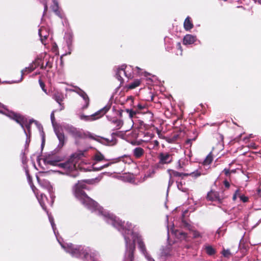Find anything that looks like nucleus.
Returning <instances> with one entry per match:
<instances>
[{
	"instance_id": "obj_59",
	"label": "nucleus",
	"mask_w": 261,
	"mask_h": 261,
	"mask_svg": "<svg viewBox=\"0 0 261 261\" xmlns=\"http://www.w3.org/2000/svg\"><path fill=\"white\" fill-rule=\"evenodd\" d=\"M1 112H1V111H0V113H1Z\"/></svg>"
},
{
	"instance_id": "obj_14",
	"label": "nucleus",
	"mask_w": 261,
	"mask_h": 261,
	"mask_svg": "<svg viewBox=\"0 0 261 261\" xmlns=\"http://www.w3.org/2000/svg\"><path fill=\"white\" fill-rule=\"evenodd\" d=\"M54 98L55 100L60 105V106L61 107L60 108V110H62L64 109V107L62 106L61 102L63 100L64 97V95L62 93L59 92V91H56L55 93L54 94Z\"/></svg>"
},
{
	"instance_id": "obj_55",
	"label": "nucleus",
	"mask_w": 261,
	"mask_h": 261,
	"mask_svg": "<svg viewBox=\"0 0 261 261\" xmlns=\"http://www.w3.org/2000/svg\"><path fill=\"white\" fill-rule=\"evenodd\" d=\"M177 45L179 46V48H180L181 46L180 43H178Z\"/></svg>"
},
{
	"instance_id": "obj_17",
	"label": "nucleus",
	"mask_w": 261,
	"mask_h": 261,
	"mask_svg": "<svg viewBox=\"0 0 261 261\" xmlns=\"http://www.w3.org/2000/svg\"><path fill=\"white\" fill-rule=\"evenodd\" d=\"M196 39V36L188 34L184 37L183 42L185 44H191L195 42Z\"/></svg>"
},
{
	"instance_id": "obj_3",
	"label": "nucleus",
	"mask_w": 261,
	"mask_h": 261,
	"mask_svg": "<svg viewBox=\"0 0 261 261\" xmlns=\"http://www.w3.org/2000/svg\"><path fill=\"white\" fill-rule=\"evenodd\" d=\"M59 243L60 244L62 248L65 251L70 253L72 256L76 257H84L88 259L90 257L92 261H96L94 256L96 255L95 253L92 252V250L89 247L84 248L82 246H77L71 243L63 244L60 242L58 239Z\"/></svg>"
},
{
	"instance_id": "obj_48",
	"label": "nucleus",
	"mask_w": 261,
	"mask_h": 261,
	"mask_svg": "<svg viewBox=\"0 0 261 261\" xmlns=\"http://www.w3.org/2000/svg\"><path fill=\"white\" fill-rule=\"evenodd\" d=\"M155 170H154V169H152V170H151V171L150 172V173H149V176H151V174H154V173H155Z\"/></svg>"
},
{
	"instance_id": "obj_29",
	"label": "nucleus",
	"mask_w": 261,
	"mask_h": 261,
	"mask_svg": "<svg viewBox=\"0 0 261 261\" xmlns=\"http://www.w3.org/2000/svg\"><path fill=\"white\" fill-rule=\"evenodd\" d=\"M189 229L191 231L194 238H198L202 237V236L199 232H198L196 230H193L190 227H189Z\"/></svg>"
},
{
	"instance_id": "obj_57",
	"label": "nucleus",
	"mask_w": 261,
	"mask_h": 261,
	"mask_svg": "<svg viewBox=\"0 0 261 261\" xmlns=\"http://www.w3.org/2000/svg\"><path fill=\"white\" fill-rule=\"evenodd\" d=\"M167 221H168V216H167Z\"/></svg>"
},
{
	"instance_id": "obj_23",
	"label": "nucleus",
	"mask_w": 261,
	"mask_h": 261,
	"mask_svg": "<svg viewBox=\"0 0 261 261\" xmlns=\"http://www.w3.org/2000/svg\"><path fill=\"white\" fill-rule=\"evenodd\" d=\"M240 192L239 190H237L235 194L233 195V199L237 198V196H239L240 200L244 202H246L248 201V198L244 195H240Z\"/></svg>"
},
{
	"instance_id": "obj_24",
	"label": "nucleus",
	"mask_w": 261,
	"mask_h": 261,
	"mask_svg": "<svg viewBox=\"0 0 261 261\" xmlns=\"http://www.w3.org/2000/svg\"><path fill=\"white\" fill-rule=\"evenodd\" d=\"M65 39H66L67 45L68 49L71 50V46L72 44V37L70 34H67L65 36Z\"/></svg>"
},
{
	"instance_id": "obj_41",
	"label": "nucleus",
	"mask_w": 261,
	"mask_h": 261,
	"mask_svg": "<svg viewBox=\"0 0 261 261\" xmlns=\"http://www.w3.org/2000/svg\"><path fill=\"white\" fill-rule=\"evenodd\" d=\"M39 84H40V87H41V88L42 89V90L45 92H46V90L44 89V86H45V85L43 83V82L41 81V80H39Z\"/></svg>"
},
{
	"instance_id": "obj_18",
	"label": "nucleus",
	"mask_w": 261,
	"mask_h": 261,
	"mask_svg": "<svg viewBox=\"0 0 261 261\" xmlns=\"http://www.w3.org/2000/svg\"><path fill=\"white\" fill-rule=\"evenodd\" d=\"M36 197H37L38 201H39L41 206H42V207L44 210H46V206H45L46 201H48L46 196L44 194H41L40 197H39V195L37 194L36 195Z\"/></svg>"
},
{
	"instance_id": "obj_44",
	"label": "nucleus",
	"mask_w": 261,
	"mask_h": 261,
	"mask_svg": "<svg viewBox=\"0 0 261 261\" xmlns=\"http://www.w3.org/2000/svg\"><path fill=\"white\" fill-rule=\"evenodd\" d=\"M137 108L139 110H141L144 108V106L143 105H142L141 104H138L137 106Z\"/></svg>"
},
{
	"instance_id": "obj_30",
	"label": "nucleus",
	"mask_w": 261,
	"mask_h": 261,
	"mask_svg": "<svg viewBox=\"0 0 261 261\" xmlns=\"http://www.w3.org/2000/svg\"><path fill=\"white\" fill-rule=\"evenodd\" d=\"M159 145V143L157 140H154L150 142L149 145L150 146V148L154 149L158 147Z\"/></svg>"
},
{
	"instance_id": "obj_47",
	"label": "nucleus",
	"mask_w": 261,
	"mask_h": 261,
	"mask_svg": "<svg viewBox=\"0 0 261 261\" xmlns=\"http://www.w3.org/2000/svg\"><path fill=\"white\" fill-rule=\"evenodd\" d=\"M25 173H26V174H27V177H28V180H29V181H30V180H31V177H30V175H29V172H28V171L27 170H25Z\"/></svg>"
},
{
	"instance_id": "obj_38",
	"label": "nucleus",
	"mask_w": 261,
	"mask_h": 261,
	"mask_svg": "<svg viewBox=\"0 0 261 261\" xmlns=\"http://www.w3.org/2000/svg\"><path fill=\"white\" fill-rule=\"evenodd\" d=\"M58 4L57 2H54V6L53 7V10L54 11L56 12V13L59 16V14L58 12Z\"/></svg>"
},
{
	"instance_id": "obj_35",
	"label": "nucleus",
	"mask_w": 261,
	"mask_h": 261,
	"mask_svg": "<svg viewBox=\"0 0 261 261\" xmlns=\"http://www.w3.org/2000/svg\"><path fill=\"white\" fill-rule=\"evenodd\" d=\"M55 111H53L50 114V119L51 123L54 127H55V117L54 115Z\"/></svg>"
},
{
	"instance_id": "obj_42",
	"label": "nucleus",
	"mask_w": 261,
	"mask_h": 261,
	"mask_svg": "<svg viewBox=\"0 0 261 261\" xmlns=\"http://www.w3.org/2000/svg\"><path fill=\"white\" fill-rule=\"evenodd\" d=\"M167 250H164L162 252V255L163 256H169V255H171V254L168 252H166Z\"/></svg>"
},
{
	"instance_id": "obj_2",
	"label": "nucleus",
	"mask_w": 261,
	"mask_h": 261,
	"mask_svg": "<svg viewBox=\"0 0 261 261\" xmlns=\"http://www.w3.org/2000/svg\"><path fill=\"white\" fill-rule=\"evenodd\" d=\"M80 158L79 155L73 154L68 161L59 163L61 160L60 157L48 154L43 159V161L45 164L58 167L62 169L60 172L75 177L78 175L76 162Z\"/></svg>"
},
{
	"instance_id": "obj_8",
	"label": "nucleus",
	"mask_w": 261,
	"mask_h": 261,
	"mask_svg": "<svg viewBox=\"0 0 261 261\" xmlns=\"http://www.w3.org/2000/svg\"><path fill=\"white\" fill-rule=\"evenodd\" d=\"M168 172L169 173V176L171 177H177V176H191L192 177H197L201 175V173L199 172L198 170H196L194 172H192L191 173H180L177 171L169 170Z\"/></svg>"
},
{
	"instance_id": "obj_26",
	"label": "nucleus",
	"mask_w": 261,
	"mask_h": 261,
	"mask_svg": "<svg viewBox=\"0 0 261 261\" xmlns=\"http://www.w3.org/2000/svg\"><path fill=\"white\" fill-rule=\"evenodd\" d=\"M213 161V156L211 153H210L205 158V159L203 161V165L207 166L208 165Z\"/></svg>"
},
{
	"instance_id": "obj_20",
	"label": "nucleus",
	"mask_w": 261,
	"mask_h": 261,
	"mask_svg": "<svg viewBox=\"0 0 261 261\" xmlns=\"http://www.w3.org/2000/svg\"><path fill=\"white\" fill-rule=\"evenodd\" d=\"M184 28L186 30L189 31L191 29H192L193 28V24L192 23V22L190 20V17L188 16L184 23Z\"/></svg>"
},
{
	"instance_id": "obj_12",
	"label": "nucleus",
	"mask_w": 261,
	"mask_h": 261,
	"mask_svg": "<svg viewBox=\"0 0 261 261\" xmlns=\"http://www.w3.org/2000/svg\"><path fill=\"white\" fill-rule=\"evenodd\" d=\"M70 91L76 92L83 98L86 103L85 106H84V108H87L89 105V97L87 94L79 88H76L75 89L70 90Z\"/></svg>"
},
{
	"instance_id": "obj_50",
	"label": "nucleus",
	"mask_w": 261,
	"mask_h": 261,
	"mask_svg": "<svg viewBox=\"0 0 261 261\" xmlns=\"http://www.w3.org/2000/svg\"><path fill=\"white\" fill-rule=\"evenodd\" d=\"M48 63V62H47L46 65L45 66H44L43 64H42L41 65V68L42 69H44L45 68V67L47 65Z\"/></svg>"
},
{
	"instance_id": "obj_33",
	"label": "nucleus",
	"mask_w": 261,
	"mask_h": 261,
	"mask_svg": "<svg viewBox=\"0 0 261 261\" xmlns=\"http://www.w3.org/2000/svg\"><path fill=\"white\" fill-rule=\"evenodd\" d=\"M140 84V82L139 81H135L134 82L131 83L129 85V88L130 89H134V88L138 87V86H139Z\"/></svg>"
},
{
	"instance_id": "obj_11",
	"label": "nucleus",
	"mask_w": 261,
	"mask_h": 261,
	"mask_svg": "<svg viewBox=\"0 0 261 261\" xmlns=\"http://www.w3.org/2000/svg\"><path fill=\"white\" fill-rule=\"evenodd\" d=\"M159 164H168L172 161V155L167 152H161L159 155Z\"/></svg>"
},
{
	"instance_id": "obj_13",
	"label": "nucleus",
	"mask_w": 261,
	"mask_h": 261,
	"mask_svg": "<svg viewBox=\"0 0 261 261\" xmlns=\"http://www.w3.org/2000/svg\"><path fill=\"white\" fill-rule=\"evenodd\" d=\"M207 199L210 201H217L219 202H222L223 198L221 197L217 192L211 191L208 193Z\"/></svg>"
},
{
	"instance_id": "obj_52",
	"label": "nucleus",
	"mask_w": 261,
	"mask_h": 261,
	"mask_svg": "<svg viewBox=\"0 0 261 261\" xmlns=\"http://www.w3.org/2000/svg\"><path fill=\"white\" fill-rule=\"evenodd\" d=\"M255 3H258V4H261V0H253Z\"/></svg>"
},
{
	"instance_id": "obj_21",
	"label": "nucleus",
	"mask_w": 261,
	"mask_h": 261,
	"mask_svg": "<svg viewBox=\"0 0 261 261\" xmlns=\"http://www.w3.org/2000/svg\"><path fill=\"white\" fill-rule=\"evenodd\" d=\"M55 132L59 139V144L63 146L64 144L65 139L64 135L63 134V133H62L59 130H57L56 129H55Z\"/></svg>"
},
{
	"instance_id": "obj_58",
	"label": "nucleus",
	"mask_w": 261,
	"mask_h": 261,
	"mask_svg": "<svg viewBox=\"0 0 261 261\" xmlns=\"http://www.w3.org/2000/svg\"><path fill=\"white\" fill-rule=\"evenodd\" d=\"M1 106H2V104L0 103V107H1Z\"/></svg>"
},
{
	"instance_id": "obj_16",
	"label": "nucleus",
	"mask_w": 261,
	"mask_h": 261,
	"mask_svg": "<svg viewBox=\"0 0 261 261\" xmlns=\"http://www.w3.org/2000/svg\"><path fill=\"white\" fill-rule=\"evenodd\" d=\"M107 117L110 121L116 125L115 128L116 129H119L122 126L123 122L122 120L116 118H111L109 116Z\"/></svg>"
},
{
	"instance_id": "obj_40",
	"label": "nucleus",
	"mask_w": 261,
	"mask_h": 261,
	"mask_svg": "<svg viewBox=\"0 0 261 261\" xmlns=\"http://www.w3.org/2000/svg\"><path fill=\"white\" fill-rule=\"evenodd\" d=\"M41 135L42 136V146H43L44 144V143H45V136H44V133H43V132H42L41 133Z\"/></svg>"
},
{
	"instance_id": "obj_46",
	"label": "nucleus",
	"mask_w": 261,
	"mask_h": 261,
	"mask_svg": "<svg viewBox=\"0 0 261 261\" xmlns=\"http://www.w3.org/2000/svg\"><path fill=\"white\" fill-rule=\"evenodd\" d=\"M47 185V189H48V190L49 192H50L51 191V186L49 185V183L48 182H45Z\"/></svg>"
},
{
	"instance_id": "obj_37",
	"label": "nucleus",
	"mask_w": 261,
	"mask_h": 261,
	"mask_svg": "<svg viewBox=\"0 0 261 261\" xmlns=\"http://www.w3.org/2000/svg\"><path fill=\"white\" fill-rule=\"evenodd\" d=\"M173 183H174V180L172 179V177L170 176L169 182H168L167 193L168 192L169 188L173 185Z\"/></svg>"
},
{
	"instance_id": "obj_31",
	"label": "nucleus",
	"mask_w": 261,
	"mask_h": 261,
	"mask_svg": "<svg viewBox=\"0 0 261 261\" xmlns=\"http://www.w3.org/2000/svg\"><path fill=\"white\" fill-rule=\"evenodd\" d=\"M205 249L207 253L209 255H213L215 253V250L211 246H207Z\"/></svg>"
},
{
	"instance_id": "obj_7",
	"label": "nucleus",
	"mask_w": 261,
	"mask_h": 261,
	"mask_svg": "<svg viewBox=\"0 0 261 261\" xmlns=\"http://www.w3.org/2000/svg\"><path fill=\"white\" fill-rule=\"evenodd\" d=\"M69 133L73 136V137L75 138H82L83 136H85L86 137L96 140V136H94L92 134L89 132H87L83 134L81 131L77 130L76 128L74 127H70L69 128Z\"/></svg>"
},
{
	"instance_id": "obj_43",
	"label": "nucleus",
	"mask_w": 261,
	"mask_h": 261,
	"mask_svg": "<svg viewBox=\"0 0 261 261\" xmlns=\"http://www.w3.org/2000/svg\"><path fill=\"white\" fill-rule=\"evenodd\" d=\"M25 135L27 136L26 145H28L30 142V136H29V135L28 133H26Z\"/></svg>"
},
{
	"instance_id": "obj_1",
	"label": "nucleus",
	"mask_w": 261,
	"mask_h": 261,
	"mask_svg": "<svg viewBox=\"0 0 261 261\" xmlns=\"http://www.w3.org/2000/svg\"><path fill=\"white\" fill-rule=\"evenodd\" d=\"M101 178L102 176L100 175L94 179L79 181L73 188V193L75 197L86 207L92 212H94L97 215L101 216L108 223L112 225L122 233L126 245L125 261L133 260L136 242H137L140 251L143 253L146 259L148 261H154L147 253L145 245L142 242L140 236L133 230L131 223L127 222L124 225V222H122L119 218L98 205L96 202L88 197L83 191V189L87 188L86 183L93 184L98 182Z\"/></svg>"
},
{
	"instance_id": "obj_51",
	"label": "nucleus",
	"mask_w": 261,
	"mask_h": 261,
	"mask_svg": "<svg viewBox=\"0 0 261 261\" xmlns=\"http://www.w3.org/2000/svg\"><path fill=\"white\" fill-rule=\"evenodd\" d=\"M47 10V6L46 4H44V12H46Z\"/></svg>"
},
{
	"instance_id": "obj_19",
	"label": "nucleus",
	"mask_w": 261,
	"mask_h": 261,
	"mask_svg": "<svg viewBox=\"0 0 261 261\" xmlns=\"http://www.w3.org/2000/svg\"><path fill=\"white\" fill-rule=\"evenodd\" d=\"M144 149L140 147H136L133 150L134 155L136 158H140L141 156H142L144 154Z\"/></svg>"
},
{
	"instance_id": "obj_22",
	"label": "nucleus",
	"mask_w": 261,
	"mask_h": 261,
	"mask_svg": "<svg viewBox=\"0 0 261 261\" xmlns=\"http://www.w3.org/2000/svg\"><path fill=\"white\" fill-rule=\"evenodd\" d=\"M177 187L178 189L182 192L187 193L188 192V188L186 186L185 183H182V182L176 181Z\"/></svg>"
},
{
	"instance_id": "obj_5",
	"label": "nucleus",
	"mask_w": 261,
	"mask_h": 261,
	"mask_svg": "<svg viewBox=\"0 0 261 261\" xmlns=\"http://www.w3.org/2000/svg\"><path fill=\"white\" fill-rule=\"evenodd\" d=\"M110 108L111 105L108 104L105 107L96 112L95 114L90 116L81 115L80 116V119L84 121L95 120L99 118H100L102 116L105 114L110 109Z\"/></svg>"
},
{
	"instance_id": "obj_34",
	"label": "nucleus",
	"mask_w": 261,
	"mask_h": 261,
	"mask_svg": "<svg viewBox=\"0 0 261 261\" xmlns=\"http://www.w3.org/2000/svg\"><path fill=\"white\" fill-rule=\"evenodd\" d=\"M222 253L224 256L226 257H228L231 254L230 252L228 249H224L223 250Z\"/></svg>"
},
{
	"instance_id": "obj_25",
	"label": "nucleus",
	"mask_w": 261,
	"mask_h": 261,
	"mask_svg": "<svg viewBox=\"0 0 261 261\" xmlns=\"http://www.w3.org/2000/svg\"><path fill=\"white\" fill-rule=\"evenodd\" d=\"M35 69L33 64H30L29 66L21 70V76L25 73L26 72H31Z\"/></svg>"
},
{
	"instance_id": "obj_32",
	"label": "nucleus",
	"mask_w": 261,
	"mask_h": 261,
	"mask_svg": "<svg viewBox=\"0 0 261 261\" xmlns=\"http://www.w3.org/2000/svg\"><path fill=\"white\" fill-rule=\"evenodd\" d=\"M41 62V59L40 58H37L32 64H33V66L34 67H35V69L36 67H37L40 65Z\"/></svg>"
},
{
	"instance_id": "obj_45",
	"label": "nucleus",
	"mask_w": 261,
	"mask_h": 261,
	"mask_svg": "<svg viewBox=\"0 0 261 261\" xmlns=\"http://www.w3.org/2000/svg\"><path fill=\"white\" fill-rule=\"evenodd\" d=\"M224 185L226 188H228L229 187V186H230L229 183L227 180H225L224 181Z\"/></svg>"
},
{
	"instance_id": "obj_4",
	"label": "nucleus",
	"mask_w": 261,
	"mask_h": 261,
	"mask_svg": "<svg viewBox=\"0 0 261 261\" xmlns=\"http://www.w3.org/2000/svg\"><path fill=\"white\" fill-rule=\"evenodd\" d=\"M6 115L19 123L23 128L24 133H28L29 136L31 135L30 128L31 124L33 122H35L37 124V122L33 119H30L28 121L27 119L24 117L12 112H8Z\"/></svg>"
},
{
	"instance_id": "obj_6",
	"label": "nucleus",
	"mask_w": 261,
	"mask_h": 261,
	"mask_svg": "<svg viewBox=\"0 0 261 261\" xmlns=\"http://www.w3.org/2000/svg\"><path fill=\"white\" fill-rule=\"evenodd\" d=\"M103 160L107 161L105 159V157L103 154H102L100 152H97L95 153V154L93 156V163L92 164V168L93 170L94 171H99L103 169L104 168L108 167L109 166L111 163H109L103 165H102L100 167H97L95 166L97 162L102 161Z\"/></svg>"
},
{
	"instance_id": "obj_54",
	"label": "nucleus",
	"mask_w": 261,
	"mask_h": 261,
	"mask_svg": "<svg viewBox=\"0 0 261 261\" xmlns=\"http://www.w3.org/2000/svg\"><path fill=\"white\" fill-rule=\"evenodd\" d=\"M118 113H119V115H120V116H121V115H122V112L119 111V112H118Z\"/></svg>"
},
{
	"instance_id": "obj_36",
	"label": "nucleus",
	"mask_w": 261,
	"mask_h": 261,
	"mask_svg": "<svg viewBox=\"0 0 261 261\" xmlns=\"http://www.w3.org/2000/svg\"><path fill=\"white\" fill-rule=\"evenodd\" d=\"M183 162L181 160H179L178 162H177V168L178 169H181L183 168V164H182Z\"/></svg>"
},
{
	"instance_id": "obj_53",
	"label": "nucleus",
	"mask_w": 261,
	"mask_h": 261,
	"mask_svg": "<svg viewBox=\"0 0 261 261\" xmlns=\"http://www.w3.org/2000/svg\"><path fill=\"white\" fill-rule=\"evenodd\" d=\"M50 196H51V199H53V196H52V195H51ZM53 203V199H51V203H50V205H51Z\"/></svg>"
},
{
	"instance_id": "obj_10",
	"label": "nucleus",
	"mask_w": 261,
	"mask_h": 261,
	"mask_svg": "<svg viewBox=\"0 0 261 261\" xmlns=\"http://www.w3.org/2000/svg\"><path fill=\"white\" fill-rule=\"evenodd\" d=\"M170 232L171 233L173 234L176 238L181 240H185L186 241H188V237L187 236V233L177 230L175 229L173 226L170 228L168 226V233H169Z\"/></svg>"
},
{
	"instance_id": "obj_27",
	"label": "nucleus",
	"mask_w": 261,
	"mask_h": 261,
	"mask_svg": "<svg viewBox=\"0 0 261 261\" xmlns=\"http://www.w3.org/2000/svg\"><path fill=\"white\" fill-rule=\"evenodd\" d=\"M48 215V218H49V222L51 224V227H52V228L54 230V233L56 235V237L57 238V235L56 234V225L54 222V219L52 217H51L49 215Z\"/></svg>"
},
{
	"instance_id": "obj_28",
	"label": "nucleus",
	"mask_w": 261,
	"mask_h": 261,
	"mask_svg": "<svg viewBox=\"0 0 261 261\" xmlns=\"http://www.w3.org/2000/svg\"><path fill=\"white\" fill-rule=\"evenodd\" d=\"M126 112L128 114L130 118H132L137 113L136 111L132 109H126Z\"/></svg>"
},
{
	"instance_id": "obj_9",
	"label": "nucleus",
	"mask_w": 261,
	"mask_h": 261,
	"mask_svg": "<svg viewBox=\"0 0 261 261\" xmlns=\"http://www.w3.org/2000/svg\"><path fill=\"white\" fill-rule=\"evenodd\" d=\"M128 68L126 65H122L120 67L118 68L116 72V77L121 83L123 81L122 75H125L127 78L131 77V73H127L125 70V68Z\"/></svg>"
},
{
	"instance_id": "obj_39",
	"label": "nucleus",
	"mask_w": 261,
	"mask_h": 261,
	"mask_svg": "<svg viewBox=\"0 0 261 261\" xmlns=\"http://www.w3.org/2000/svg\"><path fill=\"white\" fill-rule=\"evenodd\" d=\"M104 142L107 143L108 145H111L115 144V142H114L113 141H110L109 139H104Z\"/></svg>"
},
{
	"instance_id": "obj_56",
	"label": "nucleus",
	"mask_w": 261,
	"mask_h": 261,
	"mask_svg": "<svg viewBox=\"0 0 261 261\" xmlns=\"http://www.w3.org/2000/svg\"><path fill=\"white\" fill-rule=\"evenodd\" d=\"M136 68H137V69H138V70H140V68H139L138 67H136Z\"/></svg>"
},
{
	"instance_id": "obj_15",
	"label": "nucleus",
	"mask_w": 261,
	"mask_h": 261,
	"mask_svg": "<svg viewBox=\"0 0 261 261\" xmlns=\"http://www.w3.org/2000/svg\"><path fill=\"white\" fill-rule=\"evenodd\" d=\"M39 35L40 37V40L42 43L45 45L44 40L48 37L49 33L46 31L45 28L42 27L39 30Z\"/></svg>"
},
{
	"instance_id": "obj_49",
	"label": "nucleus",
	"mask_w": 261,
	"mask_h": 261,
	"mask_svg": "<svg viewBox=\"0 0 261 261\" xmlns=\"http://www.w3.org/2000/svg\"><path fill=\"white\" fill-rule=\"evenodd\" d=\"M224 172H225V174H226V175L228 174H229V170L226 169H225L224 170Z\"/></svg>"
}]
</instances>
